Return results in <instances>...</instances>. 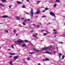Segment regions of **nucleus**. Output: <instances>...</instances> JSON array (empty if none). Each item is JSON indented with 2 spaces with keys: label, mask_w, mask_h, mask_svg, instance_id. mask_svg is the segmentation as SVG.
<instances>
[{
  "label": "nucleus",
  "mask_w": 65,
  "mask_h": 65,
  "mask_svg": "<svg viewBox=\"0 0 65 65\" xmlns=\"http://www.w3.org/2000/svg\"><path fill=\"white\" fill-rule=\"evenodd\" d=\"M28 21H30V19H28Z\"/></svg>",
  "instance_id": "56"
},
{
  "label": "nucleus",
  "mask_w": 65,
  "mask_h": 65,
  "mask_svg": "<svg viewBox=\"0 0 65 65\" xmlns=\"http://www.w3.org/2000/svg\"><path fill=\"white\" fill-rule=\"evenodd\" d=\"M27 2H29V0H26Z\"/></svg>",
  "instance_id": "49"
},
{
  "label": "nucleus",
  "mask_w": 65,
  "mask_h": 65,
  "mask_svg": "<svg viewBox=\"0 0 65 65\" xmlns=\"http://www.w3.org/2000/svg\"><path fill=\"white\" fill-rule=\"evenodd\" d=\"M16 19H17V20H20V18L18 17H17L16 18Z\"/></svg>",
  "instance_id": "10"
},
{
  "label": "nucleus",
  "mask_w": 65,
  "mask_h": 65,
  "mask_svg": "<svg viewBox=\"0 0 65 65\" xmlns=\"http://www.w3.org/2000/svg\"><path fill=\"white\" fill-rule=\"evenodd\" d=\"M43 61H46V59H43Z\"/></svg>",
  "instance_id": "50"
},
{
  "label": "nucleus",
  "mask_w": 65,
  "mask_h": 65,
  "mask_svg": "<svg viewBox=\"0 0 65 65\" xmlns=\"http://www.w3.org/2000/svg\"><path fill=\"white\" fill-rule=\"evenodd\" d=\"M19 56H17L14 57L13 58H15V59H14V61H15L17 59H18V58H19Z\"/></svg>",
  "instance_id": "3"
},
{
  "label": "nucleus",
  "mask_w": 65,
  "mask_h": 65,
  "mask_svg": "<svg viewBox=\"0 0 65 65\" xmlns=\"http://www.w3.org/2000/svg\"><path fill=\"white\" fill-rule=\"evenodd\" d=\"M27 60L28 61H29L30 60V58L29 57H28L27 58Z\"/></svg>",
  "instance_id": "28"
},
{
  "label": "nucleus",
  "mask_w": 65,
  "mask_h": 65,
  "mask_svg": "<svg viewBox=\"0 0 65 65\" xmlns=\"http://www.w3.org/2000/svg\"><path fill=\"white\" fill-rule=\"evenodd\" d=\"M33 25L34 26H35V27H36V26L35 25V24H33Z\"/></svg>",
  "instance_id": "43"
},
{
  "label": "nucleus",
  "mask_w": 65,
  "mask_h": 65,
  "mask_svg": "<svg viewBox=\"0 0 65 65\" xmlns=\"http://www.w3.org/2000/svg\"><path fill=\"white\" fill-rule=\"evenodd\" d=\"M50 13L51 15H52V16H54L55 18L56 17V16H55V14H54V13L52 12H50Z\"/></svg>",
  "instance_id": "4"
},
{
  "label": "nucleus",
  "mask_w": 65,
  "mask_h": 65,
  "mask_svg": "<svg viewBox=\"0 0 65 65\" xmlns=\"http://www.w3.org/2000/svg\"><path fill=\"white\" fill-rule=\"evenodd\" d=\"M29 28H32L31 27V26H29Z\"/></svg>",
  "instance_id": "51"
},
{
  "label": "nucleus",
  "mask_w": 65,
  "mask_h": 65,
  "mask_svg": "<svg viewBox=\"0 0 65 65\" xmlns=\"http://www.w3.org/2000/svg\"><path fill=\"white\" fill-rule=\"evenodd\" d=\"M45 53H47V54H51V53L50 52H49L48 51H45Z\"/></svg>",
  "instance_id": "11"
},
{
  "label": "nucleus",
  "mask_w": 65,
  "mask_h": 65,
  "mask_svg": "<svg viewBox=\"0 0 65 65\" xmlns=\"http://www.w3.org/2000/svg\"><path fill=\"white\" fill-rule=\"evenodd\" d=\"M33 36H34V37H36V35H35V34H33Z\"/></svg>",
  "instance_id": "27"
},
{
  "label": "nucleus",
  "mask_w": 65,
  "mask_h": 65,
  "mask_svg": "<svg viewBox=\"0 0 65 65\" xmlns=\"http://www.w3.org/2000/svg\"><path fill=\"white\" fill-rule=\"evenodd\" d=\"M19 26H20V27H21L22 26V25H21L20 24H19Z\"/></svg>",
  "instance_id": "47"
},
{
  "label": "nucleus",
  "mask_w": 65,
  "mask_h": 65,
  "mask_svg": "<svg viewBox=\"0 0 65 65\" xmlns=\"http://www.w3.org/2000/svg\"><path fill=\"white\" fill-rule=\"evenodd\" d=\"M22 46H26V44H22Z\"/></svg>",
  "instance_id": "17"
},
{
  "label": "nucleus",
  "mask_w": 65,
  "mask_h": 65,
  "mask_svg": "<svg viewBox=\"0 0 65 65\" xmlns=\"http://www.w3.org/2000/svg\"><path fill=\"white\" fill-rule=\"evenodd\" d=\"M25 42H28V40H25Z\"/></svg>",
  "instance_id": "22"
},
{
  "label": "nucleus",
  "mask_w": 65,
  "mask_h": 65,
  "mask_svg": "<svg viewBox=\"0 0 65 65\" xmlns=\"http://www.w3.org/2000/svg\"><path fill=\"white\" fill-rule=\"evenodd\" d=\"M55 34H58V32H54Z\"/></svg>",
  "instance_id": "34"
},
{
  "label": "nucleus",
  "mask_w": 65,
  "mask_h": 65,
  "mask_svg": "<svg viewBox=\"0 0 65 65\" xmlns=\"http://www.w3.org/2000/svg\"><path fill=\"white\" fill-rule=\"evenodd\" d=\"M23 21L24 22H26V21H27V20L26 19L24 20Z\"/></svg>",
  "instance_id": "38"
},
{
  "label": "nucleus",
  "mask_w": 65,
  "mask_h": 65,
  "mask_svg": "<svg viewBox=\"0 0 65 65\" xmlns=\"http://www.w3.org/2000/svg\"><path fill=\"white\" fill-rule=\"evenodd\" d=\"M43 31H44V30H41V32H43Z\"/></svg>",
  "instance_id": "39"
},
{
  "label": "nucleus",
  "mask_w": 65,
  "mask_h": 65,
  "mask_svg": "<svg viewBox=\"0 0 65 65\" xmlns=\"http://www.w3.org/2000/svg\"><path fill=\"white\" fill-rule=\"evenodd\" d=\"M9 7H10V8H11V6H9Z\"/></svg>",
  "instance_id": "59"
},
{
  "label": "nucleus",
  "mask_w": 65,
  "mask_h": 65,
  "mask_svg": "<svg viewBox=\"0 0 65 65\" xmlns=\"http://www.w3.org/2000/svg\"><path fill=\"white\" fill-rule=\"evenodd\" d=\"M48 8H45V10H48Z\"/></svg>",
  "instance_id": "30"
},
{
  "label": "nucleus",
  "mask_w": 65,
  "mask_h": 65,
  "mask_svg": "<svg viewBox=\"0 0 65 65\" xmlns=\"http://www.w3.org/2000/svg\"><path fill=\"white\" fill-rule=\"evenodd\" d=\"M12 56H9V58H12Z\"/></svg>",
  "instance_id": "46"
},
{
  "label": "nucleus",
  "mask_w": 65,
  "mask_h": 65,
  "mask_svg": "<svg viewBox=\"0 0 65 65\" xmlns=\"http://www.w3.org/2000/svg\"><path fill=\"white\" fill-rule=\"evenodd\" d=\"M8 51H10V49H8Z\"/></svg>",
  "instance_id": "57"
},
{
  "label": "nucleus",
  "mask_w": 65,
  "mask_h": 65,
  "mask_svg": "<svg viewBox=\"0 0 65 65\" xmlns=\"http://www.w3.org/2000/svg\"><path fill=\"white\" fill-rule=\"evenodd\" d=\"M35 37L36 38V39H37V38H38L36 37V36Z\"/></svg>",
  "instance_id": "58"
},
{
  "label": "nucleus",
  "mask_w": 65,
  "mask_h": 65,
  "mask_svg": "<svg viewBox=\"0 0 65 65\" xmlns=\"http://www.w3.org/2000/svg\"><path fill=\"white\" fill-rule=\"evenodd\" d=\"M0 5L1 6H5V5L3 4H0Z\"/></svg>",
  "instance_id": "15"
},
{
  "label": "nucleus",
  "mask_w": 65,
  "mask_h": 65,
  "mask_svg": "<svg viewBox=\"0 0 65 65\" xmlns=\"http://www.w3.org/2000/svg\"><path fill=\"white\" fill-rule=\"evenodd\" d=\"M33 30H31L30 31V32L31 33V32H33Z\"/></svg>",
  "instance_id": "41"
},
{
  "label": "nucleus",
  "mask_w": 65,
  "mask_h": 65,
  "mask_svg": "<svg viewBox=\"0 0 65 65\" xmlns=\"http://www.w3.org/2000/svg\"><path fill=\"white\" fill-rule=\"evenodd\" d=\"M45 31H46V32H47V33H49V32H48V31L46 30H45Z\"/></svg>",
  "instance_id": "42"
},
{
  "label": "nucleus",
  "mask_w": 65,
  "mask_h": 65,
  "mask_svg": "<svg viewBox=\"0 0 65 65\" xmlns=\"http://www.w3.org/2000/svg\"><path fill=\"white\" fill-rule=\"evenodd\" d=\"M21 42L23 43L24 41L22 40H17L16 41H15V43L17 44H21Z\"/></svg>",
  "instance_id": "1"
},
{
  "label": "nucleus",
  "mask_w": 65,
  "mask_h": 65,
  "mask_svg": "<svg viewBox=\"0 0 65 65\" xmlns=\"http://www.w3.org/2000/svg\"><path fill=\"white\" fill-rule=\"evenodd\" d=\"M59 43H61V44H63V43H64L62 42V41H60V42H59Z\"/></svg>",
  "instance_id": "18"
},
{
  "label": "nucleus",
  "mask_w": 65,
  "mask_h": 65,
  "mask_svg": "<svg viewBox=\"0 0 65 65\" xmlns=\"http://www.w3.org/2000/svg\"><path fill=\"white\" fill-rule=\"evenodd\" d=\"M26 14H29V15H30V14L27 13H25Z\"/></svg>",
  "instance_id": "40"
},
{
  "label": "nucleus",
  "mask_w": 65,
  "mask_h": 65,
  "mask_svg": "<svg viewBox=\"0 0 65 65\" xmlns=\"http://www.w3.org/2000/svg\"><path fill=\"white\" fill-rule=\"evenodd\" d=\"M10 65H12V61H10Z\"/></svg>",
  "instance_id": "16"
},
{
  "label": "nucleus",
  "mask_w": 65,
  "mask_h": 65,
  "mask_svg": "<svg viewBox=\"0 0 65 65\" xmlns=\"http://www.w3.org/2000/svg\"><path fill=\"white\" fill-rule=\"evenodd\" d=\"M65 57V56H64V55H63L62 56V59H64V58Z\"/></svg>",
  "instance_id": "19"
},
{
  "label": "nucleus",
  "mask_w": 65,
  "mask_h": 65,
  "mask_svg": "<svg viewBox=\"0 0 65 65\" xmlns=\"http://www.w3.org/2000/svg\"><path fill=\"white\" fill-rule=\"evenodd\" d=\"M36 36H37V35H38V34H36Z\"/></svg>",
  "instance_id": "53"
},
{
  "label": "nucleus",
  "mask_w": 65,
  "mask_h": 65,
  "mask_svg": "<svg viewBox=\"0 0 65 65\" xmlns=\"http://www.w3.org/2000/svg\"><path fill=\"white\" fill-rule=\"evenodd\" d=\"M16 35L17 36H18V34H16Z\"/></svg>",
  "instance_id": "62"
},
{
  "label": "nucleus",
  "mask_w": 65,
  "mask_h": 65,
  "mask_svg": "<svg viewBox=\"0 0 65 65\" xmlns=\"http://www.w3.org/2000/svg\"><path fill=\"white\" fill-rule=\"evenodd\" d=\"M3 18H8V16L7 15H4L2 17Z\"/></svg>",
  "instance_id": "7"
},
{
  "label": "nucleus",
  "mask_w": 65,
  "mask_h": 65,
  "mask_svg": "<svg viewBox=\"0 0 65 65\" xmlns=\"http://www.w3.org/2000/svg\"><path fill=\"white\" fill-rule=\"evenodd\" d=\"M37 26L38 28H39V25H37Z\"/></svg>",
  "instance_id": "33"
},
{
  "label": "nucleus",
  "mask_w": 65,
  "mask_h": 65,
  "mask_svg": "<svg viewBox=\"0 0 65 65\" xmlns=\"http://www.w3.org/2000/svg\"><path fill=\"white\" fill-rule=\"evenodd\" d=\"M34 50L36 52H39V50H36L35 48H34Z\"/></svg>",
  "instance_id": "9"
},
{
  "label": "nucleus",
  "mask_w": 65,
  "mask_h": 65,
  "mask_svg": "<svg viewBox=\"0 0 65 65\" xmlns=\"http://www.w3.org/2000/svg\"><path fill=\"white\" fill-rule=\"evenodd\" d=\"M54 54H55V53H56V52L55 51H54Z\"/></svg>",
  "instance_id": "52"
},
{
  "label": "nucleus",
  "mask_w": 65,
  "mask_h": 65,
  "mask_svg": "<svg viewBox=\"0 0 65 65\" xmlns=\"http://www.w3.org/2000/svg\"><path fill=\"white\" fill-rule=\"evenodd\" d=\"M5 32H6V33H8V30H5Z\"/></svg>",
  "instance_id": "31"
},
{
  "label": "nucleus",
  "mask_w": 65,
  "mask_h": 65,
  "mask_svg": "<svg viewBox=\"0 0 65 65\" xmlns=\"http://www.w3.org/2000/svg\"><path fill=\"white\" fill-rule=\"evenodd\" d=\"M22 20H24V18H22Z\"/></svg>",
  "instance_id": "60"
},
{
  "label": "nucleus",
  "mask_w": 65,
  "mask_h": 65,
  "mask_svg": "<svg viewBox=\"0 0 65 65\" xmlns=\"http://www.w3.org/2000/svg\"><path fill=\"white\" fill-rule=\"evenodd\" d=\"M54 31H56V29H54Z\"/></svg>",
  "instance_id": "61"
},
{
  "label": "nucleus",
  "mask_w": 65,
  "mask_h": 65,
  "mask_svg": "<svg viewBox=\"0 0 65 65\" xmlns=\"http://www.w3.org/2000/svg\"><path fill=\"white\" fill-rule=\"evenodd\" d=\"M56 2H58V3H60V1H59L58 0H56Z\"/></svg>",
  "instance_id": "21"
},
{
  "label": "nucleus",
  "mask_w": 65,
  "mask_h": 65,
  "mask_svg": "<svg viewBox=\"0 0 65 65\" xmlns=\"http://www.w3.org/2000/svg\"><path fill=\"white\" fill-rule=\"evenodd\" d=\"M45 10H43L42 11V12H45Z\"/></svg>",
  "instance_id": "44"
},
{
  "label": "nucleus",
  "mask_w": 65,
  "mask_h": 65,
  "mask_svg": "<svg viewBox=\"0 0 65 65\" xmlns=\"http://www.w3.org/2000/svg\"><path fill=\"white\" fill-rule=\"evenodd\" d=\"M56 36H57V35H56L54 36V37H55Z\"/></svg>",
  "instance_id": "55"
},
{
  "label": "nucleus",
  "mask_w": 65,
  "mask_h": 65,
  "mask_svg": "<svg viewBox=\"0 0 65 65\" xmlns=\"http://www.w3.org/2000/svg\"><path fill=\"white\" fill-rule=\"evenodd\" d=\"M17 3H18V4H23V3H22L19 1H17Z\"/></svg>",
  "instance_id": "6"
},
{
  "label": "nucleus",
  "mask_w": 65,
  "mask_h": 65,
  "mask_svg": "<svg viewBox=\"0 0 65 65\" xmlns=\"http://www.w3.org/2000/svg\"><path fill=\"white\" fill-rule=\"evenodd\" d=\"M43 34L44 35H45V36L46 35V33H44Z\"/></svg>",
  "instance_id": "29"
},
{
  "label": "nucleus",
  "mask_w": 65,
  "mask_h": 65,
  "mask_svg": "<svg viewBox=\"0 0 65 65\" xmlns=\"http://www.w3.org/2000/svg\"><path fill=\"white\" fill-rule=\"evenodd\" d=\"M10 55H14V54H15V53H10Z\"/></svg>",
  "instance_id": "14"
},
{
  "label": "nucleus",
  "mask_w": 65,
  "mask_h": 65,
  "mask_svg": "<svg viewBox=\"0 0 65 65\" xmlns=\"http://www.w3.org/2000/svg\"><path fill=\"white\" fill-rule=\"evenodd\" d=\"M57 6V5H56V4H55L54 5V7H56V6Z\"/></svg>",
  "instance_id": "23"
},
{
  "label": "nucleus",
  "mask_w": 65,
  "mask_h": 65,
  "mask_svg": "<svg viewBox=\"0 0 65 65\" xmlns=\"http://www.w3.org/2000/svg\"><path fill=\"white\" fill-rule=\"evenodd\" d=\"M48 48H49L48 50H50L51 49V46H50L48 47H47L44 48L43 49V51H45V50L47 51V50H48V49H47Z\"/></svg>",
  "instance_id": "2"
},
{
  "label": "nucleus",
  "mask_w": 65,
  "mask_h": 65,
  "mask_svg": "<svg viewBox=\"0 0 65 65\" xmlns=\"http://www.w3.org/2000/svg\"><path fill=\"white\" fill-rule=\"evenodd\" d=\"M38 16H36V18H38Z\"/></svg>",
  "instance_id": "54"
},
{
  "label": "nucleus",
  "mask_w": 65,
  "mask_h": 65,
  "mask_svg": "<svg viewBox=\"0 0 65 65\" xmlns=\"http://www.w3.org/2000/svg\"><path fill=\"white\" fill-rule=\"evenodd\" d=\"M23 25H26V24H25V22H24L23 23Z\"/></svg>",
  "instance_id": "32"
},
{
  "label": "nucleus",
  "mask_w": 65,
  "mask_h": 65,
  "mask_svg": "<svg viewBox=\"0 0 65 65\" xmlns=\"http://www.w3.org/2000/svg\"><path fill=\"white\" fill-rule=\"evenodd\" d=\"M14 33H15V32H16V30H14Z\"/></svg>",
  "instance_id": "36"
},
{
  "label": "nucleus",
  "mask_w": 65,
  "mask_h": 65,
  "mask_svg": "<svg viewBox=\"0 0 65 65\" xmlns=\"http://www.w3.org/2000/svg\"><path fill=\"white\" fill-rule=\"evenodd\" d=\"M29 54H31V55H32V54H34V52H29Z\"/></svg>",
  "instance_id": "24"
},
{
  "label": "nucleus",
  "mask_w": 65,
  "mask_h": 65,
  "mask_svg": "<svg viewBox=\"0 0 65 65\" xmlns=\"http://www.w3.org/2000/svg\"><path fill=\"white\" fill-rule=\"evenodd\" d=\"M25 28H27V29H28V28H27V27H25Z\"/></svg>",
  "instance_id": "64"
},
{
  "label": "nucleus",
  "mask_w": 65,
  "mask_h": 65,
  "mask_svg": "<svg viewBox=\"0 0 65 65\" xmlns=\"http://www.w3.org/2000/svg\"><path fill=\"white\" fill-rule=\"evenodd\" d=\"M45 59H46V61H48L49 60V59H48V58H46Z\"/></svg>",
  "instance_id": "25"
},
{
  "label": "nucleus",
  "mask_w": 65,
  "mask_h": 65,
  "mask_svg": "<svg viewBox=\"0 0 65 65\" xmlns=\"http://www.w3.org/2000/svg\"><path fill=\"white\" fill-rule=\"evenodd\" d=\"M61 55H62V54L61 53H60L59 54V59H60L61 57Z\"/></svg>",
  "instance_id": "13"
},
{
  "label": "nucleus",
  "mask_w": 65,
  "mask_h": 65,
  "mask_svg": "<svg viewBox=\"0 0 65 65\" xmlns=\"http://www.w3.org/2000/svg\"><path fill=\"white\" fill-rule=\"evenodd\" d=\"M22 7L23 8H25V6H24V5H23L22 6Z\"/></svg>",
  "instance_id": "26"
},
{
  "label": "nucleus",
  "mask_w": 65,
  "mask_h": 65,
  "mask_svg": "<svg viewBox=\"0 0 65 65\" xmlns=\"http://www.w3.org/2000/svg\"><path fill=\"white\" fill-rule=\"evenodd\" d=\"M1 1L3 2H5L6 3V0H1Z\"/></svg>",
  "instance_id": "12"
},
{
  "label": "nucleus",
  "mask_w": 65,
  "mask_h": 65,
  "mask_svg": "<svg viewBox=\"0 0 65 65\" xmlns=\"http://www.w3.org/2000/svg\"><path fill=\"white\" fill-rule=\"evenodd\" d=\"M42 17L43 18H45V17H46V16H45L44 15H43Z\"/></svg>",
  "instance_id": "37"
},
{
  "label": "nucleus",
  "mask_w": 65,
  "mask_h": 65,
  "mask_svg": "<svg viewBox=\"0 0 65 65\" xmlns=\"http://www.w3.org/2000/svg\"><path fill=\"white\" fill-rule=\"evenodd\" d=\"M37 12L36 13H37V14H39V13H40V11H39V10L38 9L37 10Z\"/></svg>",
  "instance_id": "8"
},
{
  "label": "nucleus",
  "mask_w": 65,
  "mask_h": 65,
  "mask_svg": "<svg viewBox=\"0 0 65 65\" xmlns=\"http://www.w3.org/2000/svg\"><path fill=\"white\" fill-rule=\"evenodd\" d=\"M11 46H12V48H14V47L13 46V45H12Z\"/></svg>",
  "instance_id": "45"
},
{
  "label": "nucleus",
  "mask_w": 65,
  "mask_h": 65,
  "mask_svg": "<svg viewBox=\"0 0 65 65\" xmlns=\"http://www.w3.org/2000/svg\"><path fill=\"white\" fill-rule=\"evenodd\" d=\"M39 24H40V25H42V23H40Z\"/></svg>",
  "instance_id": "48"
},
{
  "label": "nucleus",
  "mask_w": 65,
  "mask_h": 65,
  "mask_svg": "<svg viewBox=\"0 0 65 65\" xmlns=\"http://www.w3.org/2000/svg\"><path fill=\"white\" fill-rule=\"evenodd\" d=\"M37 4H39V2H40V1H37Z\"/></svg>",
  "instance_id": "20"
},
{
  "label": "nucleus",
  "mask_w": 65,
  "mask_h": 65,
  "mask_svg": "<svg viewBox=\"0 0 65 65\" xmlns=\"http://www.w3.org/2000/svg\"><path fill=\"white\" fill-rule=\"evenodd\" d=\"M47 50H48V49H49V48H47Z\"/></svg>",
  "instance_id": "63"
},
{
  "label": "nucleus",
  "mask_w": 65,
  "mask_h": 65,
  "mask_svg": "<svg viewBox=\"0 0 65 65\" xmlns=\"http://www.w3.org/2000/svg\"><path fill=\"white\" fill-rule=\"evenodd\" d=\"M31 15L32 17H33V10L32 8L31 9Z\"/></svg>",
  "instance_id": "5"
},
{
  "label": "nucleus",
  "mask_w": 65,
  "mask_h": 65,
  "mask_svg": "<svg viewBox=\"0 0 65 65\" xmlns=\"http://www.w3.org/2000/svg\"><path fill=\"white\" fill-rule=\"evenodd\" d=\"M57 50L58 52H59V51H58V46H57Z\"/></svg>",
  "instance_id": "35"
}]
</instances>
